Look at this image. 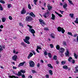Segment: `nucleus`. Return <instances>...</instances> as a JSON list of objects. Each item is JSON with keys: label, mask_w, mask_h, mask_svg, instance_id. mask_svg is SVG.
<instances>
[{"label": "nucleus", "mask_w": 78, "mask_h": 78, "mask_svg": "<svg viewBox=\"0 0 78 78\" xmlns=\"http://www.w3.org/2000/svg\"><path fill=\"white\" fill-rule=\"evenodd\" d=\"M37 66L38 67H40V64H39V63H38L37 64Z\"/></svg>", "instance_id": "55"}, {"label": "nucleus", "mask_w": 78, "mask_h": 78, "mask_svg": "<svg viewBox=\"0 0 78 78\" xmlns=\"http://www.w3.org/2000/svg\"><path fill=\"white\" fill-rule=\"evenodd\" d=\"M65 54L66 56L69 57V52L68 49H66V53H65Z\"/></svg>", "instance_id": "10"}, {"label": "nucleus", "mask_w": 78, "mask_h": 78, "mask_svg": "<svg viewBox=\"0 0 78 78\" xmlns=\"http://www.w3.org/2000/svg\"><path fill=\"white\" fill-rule=\"evenodd\" d=\"M0 28H3V25H1L0 26Z\"/></svg>", "instance_id": "59"}, {"label": "nucleus", "mask_w": 78, "mask_h": 78, "mask_svg": "<svg viewBox=\"0 0 78 78\" xmlns=\"http://www.w3.org/2000/svg\"><path fill=\"white\" fill-rule=\"evenodd\" d=\"M19 25L20 26L22 27H23V25L22 23H19Z\"/></svg>", "instance_id": "48"}, {"label": "nucleus", "mask_w": 78, "mask_h": 78, "mask_svg": "<svg viewBox=\"0 0 78 78\" xmlns=\"http://www.w3.org/2000/svg\"><path fill=\"white\" fill-rule=\"evenodd\" d=\"M55 13L56 14H57V15H58V16L59 17H62V15L61 14H59V13H58L56 11H55Z\"/></svg>", "instance_id": "18"}, {"label": "nucleus", "mask_w": 78, "mask_h": 78, "mask_svg": "<svg viewBox=\"0 0 78 78\" xmlns=\"http://www.w3.org/2000/svg\"><path fill=\"white\" fill-rule=\"evenodd\" d=\"M6 20V19L5 17H2V22H5V21Z\"/></svg>", "instance_id": "21"}, {"label": "nucleus", "mask_w": 78, "mask_h": 78, "mask_svg": "<svg viewBox=\"0 0 78 78\" xmlns=\"http://www.w3.org/2000/svg\"><path fill=\"white\" fill-rule=\"evenodd\" d=\"M28 8L29 9H31V6H30V4H29L28 5Z\"/></svg>", "instance_id": "47"}, {"label": "nucleus", "mask_w": 78, "mask_h": 78, "mask_svg": "<svg viewBox=\"0 0 78 78\" xmlns=\"http://www.w3.org/2000/svg\"><path fill=\"white\" fill-rule=\"evenodd\" d=\"M44 30H45V31H47L48 30V27H45L44 28Z\"/></svg>", "instance_id": "49"}, {"label": "nucleus", "mask_w": 78, "mask_h": 78, "mask_svg": "<svg viewBox=\"0 0 78 78\" xmlns=\"http://www.w3.org/2000/svg\"><path fill=\"white\" fill-rule=\"evenodd\" d=\"M36 51H37V52L38 53H40V52L39 51V50H38V49H36Z\"/></svg>", "instance_id": "62"}, {"label": "nucleus", "mask_w": 78, "mask_h": 78, "mask_svg": "<svg viewBox=\"0 0 78 78\" xmlns=\"http://www.w3.org/2000/svg\"><path fill=\"white\" fill-rule=\"evenodd\" d=\"M63 7L64 9H67L66 8L67 7V4L66 3H65L64 5L63 6Z\"/></svg>", "instance_id": "15"}, {"label": "nucleus", "mask_w": 78, "mask_h": 78, "mask_svg": "<svg viewBox=\"0 0 78 78\" xmlns=\"http://www.w3.org/2000/svg\"><path fill=\"white\" fill-rule=\"evenodd\" d=\"M75 23H77L78 24V18H76V20L74 21Z\"/></svg>", "instance_id": "28"}, {"label": "nucleus", "mask_w": 78, "mask_h": 78, "mask_svg": "<svg viewBox=\"0 0 78 78\" xmlns=\"http://www.w3.org/2000/svg\"><path fill=\"white\" fill-rule=\"evenodd\" d=\"M11 6H12V5H11V4H8V8H11Z\"/></svg>", "instance_id": "32"}, {"label": "nucleus", "mask_w": 78, "mask_h": 78, "mask_svg": "<svg viewBox=\"0 0 78 78\" xmlns=\"http://www.w3.org/2000/svg\"><path fill=\"white\" fill-rule=\"evenodd\" d=\"M21 76L22 78H25V76L24 74H22Z\"/></svg>", "instance_id": "44"}, {"label": "nucleus", "mask_w": 78, "mask_h": 78, "mask_svg": "<svg viewBox=\"0 0 78 78\" xmlns=\"http://www.w3.org/2000/svg\"><path fill=\"white\" fill-rule=\"evenodd\" d=\"M69 16L71 17V18H73V16H74V15L73 13H70L69 14Z\"/></svg>", "instance_id": "25"}, {"label": "nucleus", "mask_w": 78, "mask_h": 78, "mask_svg": "<svg viewBox=\"0 0 78 78\" xmlns=\"http://www.w3.org/2000/svg\"><path fill=\"white\" fill-rule=\"evenodd\" d=\"M51 15L52 17H51V19H52V20H55V16L53 14H52Z\"/></svg>", "instance_id": "17"}, {"label": "nucleus", "mask_w": 78, "mask_h": 78, "mask_svg": "<svg viewBox=\"0 0 78 78\" xmlns=\"http://www.w3.org/2000/svg\"><path fill=\"white\" fill-rule=\"evenodd\" d=\"M51 37H52V38H53L54 39L55 38V35L53 34H51Z\"/></svg>", "instance_id": "23"}, {"label": "nucleus", "mask_w": 78, "mask_h": 78, "mask_svg": "<svg viewBox=\"0 0 78 78\" xmlns=\"http://www.w3.org/2000/svg\"><path fill=\"white\" fill-rule=\"evenodd\" d=\"M25 63V62H23L20 63L18 67H20V66H23L24 65V64Z\"/></svg>", "instance_id": "16"}, {"label": "nucleus", "mask_w": 78, "mask_h": 78, "mask_svg": "<svg viewBox=\"0 0 78 78\" xmlns=\"http://www.w3.org/2000/svg\"><path fill=\"white\" fill-rule=\"evenodd\" d=\"M17 58V56L16 55H15L12 57V59L14 61H16Z\"/></svg>", "instance_id": "11"}, {"label": "nucleus", "mask_w": 78, "mask_h": 78, "mask_svg": "<svg viewBox=\"0 0 78 78\" xmlns=\"http://www.w3.org/2000/svg\"><path fill=\"white\" fill-rule=\"evenodd\" d=\"M0 10L1 11H3V8L2 7V6L0 7Z\"/></svg>", "instance_id": "54"}, {"label": "nucleus", "mask_w": 78, "mask_h": 78, "mask_svg": "<svg viewBox=\"0 0 78 78\" xmlns=\"http://www.w3.org/2000/svg\"><path fill=\"white\" fill-rule=\"evenodd\" d=\"M60 12H61V13L62 14H63V12H64L63 11H61L60 10Z\"/></svg>", "instance_id": "53"}, {"label": "nucleus", "mask_w": 78, "mask_h": 78, "mask_svg": "<svg viewBox=\"0 0 78 78\" xmlns=\"http://www.w3.org/2000/svg\"><path fill=\"white\" fill-rule=\"evenodd\" d=\"M48 55L49 58H51V53H48Z\"/></svg>", "instance_id": "36"}, {"label": "nucleus", "mask_w": 78, "mask_h": 78, "mask_svg": "<svg viewBox=\"0 0 78 78\" xmlns=\"http://www.w3.org/2000/svg\"><path fill=\"white\" fill-rule=\"evenodd\" d=\"M64 51H65V49L62 48H60L59 49V52L60 53H64Z\"/></svg>", "instance_id": "9"}, {"label": "nucleus", "mask_w": 78, "mask_h": 78, "mask_svg": "<svg viewBox=\"0 0 78 78\" xmlns=\"http://www.w3.org/2000/svg\"><path fill=\"white\" fill-rule=\"evenodd\" d=\"M20 72H21L23 73H25V71L24 70H21Z\"/></svg>", "instance_id": "40"}, {"label": "nucleus", "mask_w": 78, "mask_h": 78, "mask_svg": "<svg viewBox=\"0 0 78 78\" xmlns=\"http://www.w3.org/2000/svg\"><path fill=\"white\" fill-rule=\"evenodd\" d=\"M33 55V54L32 52H30V54L27 57V59H29L31 57H32V56Z\"/></svg>", "instance_id": "12"}, {"label": "nucleus", "mask_w": 78, "mask_h": 78, "mask_svg": "<svg viewBox=\"0 0 78 78\" xmlns=\"http://www.w3.org/2000/svg\"><path fill=\"white\" fill-rule=\"evenodd\" d=\"M26 13V10L24 8H23V10L21 11V14H24Z\"/></svg>", "instance_id": "13"}, {"label": "nucleus", "mask_w": 78, "mask_h": 78, "mask_svg": "<svg viewBox=\"0 0 78 78\" xmlns=\"http://www.w3.org/2000/svg\"><path fill=\"white\" fill-rule=\"evenodd\" d=\"M9 78H19V77L17 76H9Z\"/></svg>", "instance_id": "20"}, {"label": "nucleus", "mask_w": 78, "mask_h": 78, "mask_svg": "<svg viewBox=\"0 0 78 78\" xmlns=\"http://www.w3.org/2000/svg\"><path fill=\"white\" fill-rule=\"evenodd\" d=\"M33 77V76H31V75H30V76H28V78H32Z\"/></svg>", "instance_id": "57"}, {"label": "nucleus", "mask_w": 78, "mask_h": 78, "mask_svg": "<svg viewBox=\"0 0 78 78\" xmlns=\"http://www.w3.org/2000/svg\"><path fill=\"white\" fill-rule=\"evenodd\" d=\"M13 69H17V67L15 66H13Z\"/></svg>", "instance_id": "60"}, {"label": "nucleus", "mask_w": 78, "mask_h": 78, "mask_svg": "<svg viewBox=\"0 0 78 78\" xmlns=\"http://www.w3.org/2000/svg\"><path fill=\"white\" fill-rule=\"evenodd\" d=\"M75 61L74 59H73L72 61L73 64H75Z\"/></svg>", "instance_id": "56"}, {"label": "nucleus", "mask_w": 78, "mask_h": 78, "mask_svg": "<svg viewBox=\"0 0 78 78\" xmlns=\"http://www.w3.org/2000/svg\"><path fill=\"white\" fill-rule=\"evenodd\" d=\"M63 53H60L59 52V54L61 57H63V56H64V54H63Z\"/></svg>", "instance_id": "22"}, {"label": "nucleus", "mask_w": 78, "mask_h": 78, "mask_svg": "<svg viewBox=\"0 0 78 78\" xmlns=\"http://www.w3.org/2000/svg\"><path fill=\"white\" fill-rule=\"evenodd\" d=\"M61 63H62V64H65V63L64 61H62V62Z\"/></svg>", "instance_id": "61"}, {"label": "nucleus", "mask_w": 78, "mask_h": 78, "mask_svg": "<svg viewBox=\"0 0 78 78\" xmlns=\"http://www.w3.org/2000/svg\"><path fill=\"white\" fill-rule=\"evenodd\" d=\"M74 56L76 59H77L78 58V55H77L75 53L74 54Z\"/></svg>", "instance_id": "33"}, {"label": "nucleus", "mask_w": 78, "mask_h": 78, "mask_svg": "<svg viewBox=\"0 0 78 78\" xmlns=\"http://www.w3.org/2000/svg\"><path fill=\"white\" fill-rule=\"evenodd\" d=\"M29 65L31 67H34V63L33 61H30Z\"/></svg>", "instance_id": "5"}, {"label": "nucleus", "mask_w": 78, "mask_h": 78, "mask_svg": "<svg viewBox=\"0 0 78 78\" xmlns=\"http://www.w3.org/2000/svg\"><path fill=\"white\" fill-rule=\"evenodd\" d=\"M44 6L45 7H46V3H44Z\"/></svg>", "instance_id": "64"}, {"label": "nucleus", "mask_w": 78, "mask_h": 78, "mask_svg": "<svg viewBox=\"0 0 78 78\" xmlns=\"http://www.w3.org/2000/svg\"><path fill=\"white\" fill-rule=\"evenodd\" d=\"M76 36H77V35H76V34H75L73 36L75 37H76Z\"/></svg>", "instance_id": "63"}, {"label": "nucleus", "mask_w": 78, "mask_h": 78, "mask_svg": "<svg viewBox=\"0 0 78 78\" xmlns=\"http://www.w3.org/2000/svg\"><path fill=\"white\" fill-rule=\"evenodd\" d=\"M71 59H72V58L71 57H69L68 59V61L70 62L71 61V60H70Z\"/></svg>", "instance_id": "46"}, {"label": "nucleus", "mask_w": 78, "mask_h": 78, "mask_svg": "<svg viewBox=\"0 0 78 78\" xmlns=\"http://www.w3.org/2000/svg\"><path fill=\"white\" fill-rule=\"evenodd\" d=\"M30 39V37L28 36H27L25 37V39H24V41L25 42H26V43H27V44H30V42L28 41L29 40V39Z\"/></svg>", "instance_id": "3"}, {"label": "nucleus", "mask_w": 78, "mask_h": 78, "mask_svg": "<svg viewBox=\"0 0 78 78\" xmlns=\"http://www.w3.org/2000/svg\"><path fill=\"white\" fill-rule=\"evenodd\" d=\"M49 15H50V12L48 11L47 12L45 13L44 15H43V16L45 18H47V17H48L49 16Z\"/></svg>", "instance_id": "7"}, {"label": "nucleus", "mask_w": 78, "mask_h": 78, "mask_svg": "<svg viewBox=\"0 0 78 78\" xmlns=\"http://www.w3.org/2000/svg\"><path fill=\"white\" fill-rule=\"evenodd\" d=\"M57 30L59 32H61V31L62 33H63V34H64V32H65L64 29H63V28L61 27H59L57 28Z\"/></svg>", "instance_id": "2"}, {"label": "nucleus", "mask_w": 78, "mask_h": 78, "mask_svg": "<svg viewBox=\"0 0 78 78\" xmlns=\"http://www.w3.org/2000/svg\"><path fill=\"white\" fill-rule=\"evenodd\" d=\"M49 72L50 75H53V71H52V70H49Z\"/></svg>", "instance_id": "27"}, {"label": "nucleus", "mask_w": 78, "mask_h": 78, "mask_svg": "<svg viewBox=\"0 0 78 78\" xmlns=\"http://www.w3.org/2000/svg\"><path fill=\"white\" fill-rule=\"evenodd\" d=\"M30 16L31 17H36V16L34 15V14L33 12H31L30 13H29Z\"/></svg>", "instance_id": "14"}, {"label": "nucleus", "mask_w": 78, "mask_h": 78, "mask_svg": "<svg viewBox=\"0 0 78 78\" xmlns=\"http://www.w3.org/2000/svg\"><path fill=\"white\" fill-rule=\"evenodd\" d=\"M39 21L40 24H41L42 26H45V23L44 20L40 19L39 20Z\"/></svg>", "instance_id": "6"}, {"label": "nucleus", "mask_w": 78, "mask_h": 78, "mask_svg": "<svg viewBox=\"0 0 78 78\" xmlns=\"http://www.w3.org/2000/svg\"><path fill=\"white\" fill-rule=\"evenodd\" d=\"M46 77L47 78H49V76H48V75H46Z\"/></svg>", "instance_id": "58"}, {"label": "nucleus", "mask_w": 78, "mask_h": 78, "mask_svg": "<svg viewBox=\"0 0 78 78\" xmlns=\"http://www.w3.org/2000/svg\"><path fill=\"white\" fill-rule=\"evenodd\" d=\"M68 1L69 2V3H70V4H71V5H73V3L72 2V1L68 0Z\"/></svg>", "instance_id": "39"}, {"label": "nucleus", "mask_w": 78, "mask_h": 78, "mask_svg": "<svg viewBox=\"0 0 78 78\" xmlns=\"http://www.w3.org/2000/svg\"><path fill=\"white\" fill-rule=\"evenodd\" d=\"M9 18L10 20H12V17L11 16H9Z\"/></svg>", "instance_id": "43"}, {"label": "nucleus", "mask_w": 78, "mask_h": 78, "mask_svg": "<svg viewBox=\"0 0 78 78\" xmlns=\"http://www.w3.org/2000/svg\"><path fill=\"white\" fill-rule=\"evenodd\" d=\"M21 45L23 46V47H26V45H25V44H24V43L23 42H22L21 43Z\"/></svg>", "instance_id": "38"}, {"label": "nucleus", "mask_w": 78, "mask_h": 78, "mask_svg": "<svg viewBox=\"0 0 78 78\" xmlns=\"http://www.w3.org/2000/svg\"><path fill=\"white\" fill-rule=\"evenodd\" d=\"M47 6L49 11H51V10L52 9V6H50V5L49 4H48Z\"/></svg>", "instance_id": "8"}, {"label": "nucleus", "mask_w": 78, "mask_h": 78, "mask_svg": "<svg viewBox=\"0 0 78 78\" xmlns=\"http://www.w3.org/2000/svg\"><path fill=\"white\" fill-rule=\"evenodd\" d=\"M50 46L51 48H53V47H54L53 45V44H51L50 45Z\"/></svg>", "instance_id": "52"}, {"label": "nucleus", "mask_w": 78, "mask_h": 78, "mask_svg": "<svg viewBox=\"0 0 78 78\" xmlns=\"http://www.w3.org/2000/svg\"><path fill=\"white\" fill-rule=\"evenodd\" d=\"M2 51H3V48H2V47L1 46H0V53Z\"/></svg>", "instance_id": "42"}, {"label": "nucleus", "mask_w": 78, "mask_h": 78, "mask_svg": "<svg viewBox=\"0 0 78 78\" xmlns=\"http://www.w3.org/2000/svg\"><path fill=\"white\" fill-rule=\"evenodd\" d=\"M37 49H39V50H41V47L39 46H37Z\"/></svg>", "instance_id": "51"}, {"label": "nucleus", "mask_w": 78, "mask_h": 78, "mask_svg": "<svg viewBox=\"0 0 78 78\" xmlns=\"http://www.w3.org/2000/svg\"><path fill=\"white\" fill-rule=\"evenodd\" d=\"M44 54L45 56H47V51H45L44 52Z\"/></svg>", "instance_id": "50"}, {"label": "nucleus", "mask_w": 78, "mask_h": 78, "mask_svg": "<svg viewBox=\"0 0 78 78\" xmlns=\"http://www.w3.org/2000/svg\"><path fill=\"white\" fill-rule=\"evenodd\" d=\"M56 49L59 50L60 49V48L59 47V45H57L56 46Z\"/></svg>", "instance_id": "31"}, {"label": "nucleus", "mask_w": 78, "mask_h": 78, "mask_svg": "<svg viewBox=\"0 0 78 78\" xmlns=\"http://www.w3.org/2000/svg\"><path fill=\"white\" fill-rule=\"evenodd\" d=\"M63 44L64 46H66V42L65 41H63Z\"/></svg>", "instance_id": "41"}, {"label": "nucleus", "mask_w": 78, "mask_h": 78, "mask_svg": "<svg viewBox=\"0 0 78 78\" xmlns=\"http://www.w3.org/2000/svg\"><path fill=\"white\" fill-rule=\"evenodd\" d=\"M0 2L1 3H3V4H5V1L2 0H0Z\"/></svg>", "instance_id": "29"}, {"label": "nucleus", "mask_w": 78, "mask_h": 78, "mask_svg": "<svg viewBox=\"0 0 78 78\" xmlns=\"http://www.w3.org/2000/svg\"><path fill=\"white\" fill-rule=\"evenodd\" d=\"M67 34H69V35H71V36H73L72 33L71 32H68Z\"/></svg>", "instance_id": "35"}, {"label": "nucleus", "mask_w": 78, "mask_h": 78, "mask_svg": "<svg viewBox=\"0 0 78 78\" xmlns=\"http://www.w3.org/2000/svg\"><path fill=\"white\" fill-rule=\"evenodd\" d=\"M27 26L30 27V28L29 29V30L30 32V33H31L32 34L35 33V31H34V29H32V28H33V27H32V26L29 25H27Z\"/></svg>", "instance_id": "1"}, {"label": "nucleus", "mask_w": 78, "mask_h": 78, "mask_svg": "<svg viewBox=\"0 0 78 78\" xmlns=\"http://www.w3.org/2000/svg\"><path fill=\"white\" fill-rule=\"evenodd\" d=\"M37 2V0H34V4L36 5H37V3H36V2Z\"/></svg>", "instance_id": "34"}, {"label": "nucleus", "mask_w": 78, "mask_h": 78, "mask_svg": "<svg viewBox=\"0 0 78 78\" xmlns=\"http://www.w3.org/2000/svg\"><path fill=\"white\" fill-rule=\"evenodd\" d=\"M32 18L31 16H27L26 17V20L27 22H31V21L32 20Z\"/></svg>", "instance_id": "4"}, {"label": "nucleus", "mask_w": 78, "mask_h": 78, "mask_svg": "<svg viewBox=\"0 0 78 78\" xmlns=\"http://www.w3.org/2000/svg\"><path fill=\"white\" fill-rule=\"evenodd\" d=\"M18 76H21V75H22V73H21V72H18Z\"/></svg>", "instance_id": "30"}, {"label": "nucleus", "mask_w": 78, "mask_h": 78, "mask_svg": "<svg viewBox=\"0 0 78 78\" xmlns=\"http://www.w3.org/2000/svg\"><path fill=\"white\" fill-rule=\"evenodd\" d=\"M53 58L54 59H55V60H56L57 59V56H56V55H54L53 56Z\"/></svg>", "instance_id": "37"}, {"label": "nucleus", "mask_w": 78, "mask_h": 78, "mask_svg": "<svg viewBox=\"0 0 78 78\" xmlns=\"http://www.w3.org/2000/svg\"><path fill=\"white\" fill-rule=\"evenodd\" d=\"M63 69H68V67L67 66H63Z\"/></svg>", "instance_id": "26"}, {"label": "nucleus", "mask_w": 78, "mask_h": 78, "mask_svg": "<svg viewBox=\"0 0 78 78\" xmlns=\"http://www.w3.org/2000/svg\"><path fill=\"white\" fill-rule=\"evenodd\" d=\"M48 67H50L51 69H53V67L51 66V64H48Z\"/></svg>", "instance_id": "19"}, {"label": "nucleus", "mask_w": 78, "mask_h": 78, "mask_svg": "<svg viewBox=\"0 0 78 78\" xmlns=\"http://www.w3.org/2000/svg\"><path fill=\"white\" fill-rule=\"evenodd\" d=\"M32 72L33 73H37V72H36V71L33 70H32Z\"/></svg>", "instance_id": "45"}, {"label": "nucleus", "mask_w": 78, "mask_h": 78, "mask_svg": "<svg viewBox=\"0 0 78 78\" xmlns=\"http://www.w3.org/2000/svg\"><path fill=\"white\" fill-rule=\"evenodd\" d=\"M78 72V66L76 67V71H74V73H77Z\"/></svg>", "instance_id": "24"}]
</instances>
